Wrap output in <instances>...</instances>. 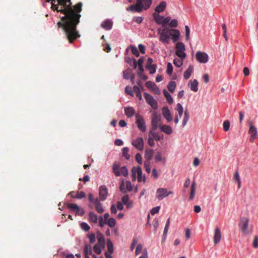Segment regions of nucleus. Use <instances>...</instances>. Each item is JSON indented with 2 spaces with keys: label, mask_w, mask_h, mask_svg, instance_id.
<instances>
[{
  "label": "nucleus",
  "mask_w": 258,
  "mask_h": 258,
  "mask_svg": "<svg viewBox=\"0 0 258 258\" xmlns=\"http://www.w3.org/2000/svg\"><path fill=\"white\" fill-rule=\"evenodd\" d=\"M136 160L139 164H142V157L140 153H137L135 156Z\"/></svg>",
  "instance_id": "nucleus-57"
},
{
  "label": "nucleus",
  "mask_w": 258,
  "mask_h": 258,
  "mask_svg": "<svg viewBox=\"0 0 258 258\" xmlns=\"http://www.w3.org/2000/svg\"><path fill=\"white\" fill-rule=\"evenodd\" d=\"M81 227L85 231H88L90 229V226L85 222H83L81 224Z\"/></svg>",
  "instance_id": "nucleus-55"
},
{
  "label": "nucleus",
  "mask_w": 258,
  "mask_h": 258,
  "mask_svg": "<svg viewBox=\"0 0 258 258\" xmlns=\"http://www.w3.org/2000/svg\"><path fill=\"white\" fill-rule=\"evenodd\" d=\"M160 125H162L161 123V116L156 112H154L151 119L152 130H156L158 126L160 127Z\"/></svg>",
  "instance_id": "nucleus-7"
},
{
  "label": "nucleus",
  "mask_w": 258,
  "mask_h": 258,
  "mask_svg": "<svg viewBox=\"0 0 258 258\" xmlns=\"http://www.w3.org/2000/svg\"><path fill=\"white\" fill-rule=\"evenodd\" d=\"M143 9V8L140 5H137V4L131 5L128 8H127V11L137 12H141Z\"/></svg>",
  "instance_id": "nucleus-22"
},
{
  "label": "nucleus",
  "mask_w": 258,
  "mask_h": 258,
  "mask_svg": "<svg viewBox=\"0 0 258 258\" xmlns=\"http://www.w3.org/2000/svg\"><path fill=\"white\" fill-rule=\"evenodd\" d=\"M175 109L178 112V114L175 116L174 122L175 123H177L182 115L183 109L181 104L177 103Z\"/></svg>",
  "instance_id": "nucleus-15"
},
{
  "label": "nucleus",
  "mask_w": 258,
  "mask_h": 258,
  "mask_svg": "<svg viewBox=\"0 0 258 258\" xmlns=\"http://www.w3.org/2000/svg\"><path fill=\"white\" fill-rule=\"evenodd\" d=\"M154 151L151 149H146L145 151V158L146 161H149L150 162V160L152 159L153 156Z\"/></svg>",
  "instance_id": "nucleus-21"
},
{
  "label": "nucleus",
  "mask_w": 258,
  "mask_h": 258,
  "mask_svg": "<svg viewBox=\"0 0 258 258\" xmlns=\"http://www.w3.org/2000/svg\"><path fill=\"white\" fill-rule=\"evenodd\" d=\"M185 37L187 41L189 39V34H190V30L188 26H185Z\"/></svg>",
  "instance_id": "nucleus-61"
},
{
  "label": "nucleus",
  "mask_w": 258,
  "mask_h": 258,
  "mask_svg": "<svg viewBox=\"0 0 258 258\" xmlns=\"http://www.w3.org/2000/svg\"><path fill=\"white\" fill-rule=\"evenodd\" d=\"M131 74H132V73H131L130 70H125L123 72V77L125 79H128L130 77Z\"/></svg>",
  "instance_id": "nucleus-56"
},
{
  "label": "nucleus",
  "mask_w": 258,
  "mask_h": 258,
  "mask_svg": "<svg viewBox=\"0 0 258 258\" xmlns=\"http://www.w3.org/2000/svg\"><path fill=\"white\" fill-rule=\"evenodd\" d=\"M176 55L181 58L184 59L186 57V54L184 52L185 47L184 44L181 42H178L176 44Z\"/></svg>",
  "instance_id": "nucleus-3"
},
{
  "label": "nucleus",
  "mask_w": 258,
  "mask_h": 258,
  "mask_svg": "<svg viewBox=\"0 0 258 258\" xmlns=\"http://www.w3.org/2000/svg\"><path fill=\"white\" fill-rule=\"evenodd\" d=\"M163 93L167 102L169 104H172L173 102L172 97H171V95L168 92V91L164 89L163 91Z\"/></svg>",
  "instance_id": "nucleus-35"
},
{
  "label": "nucleus",
  "mask_w": 258,
  "mask_h": 258,
  "mask_svg": "<svg viewBox=\"0 0 258 258\" xmlns=\"http://www.w3.org/2000/svg\"><path fill=\"white\" fill-rule=\"evenodd\" d=\"M69 195L73 198H76L81 199L85 197V193L84 191H81L80 192L75 193L74 191H71L69 193Z\"/></svg>",
  "instance_id": "nucleus-23"
},
{
  "label": "nucleus",
  "mask_w": 258,
  "mask_h": 258,
  "mask_svg": "<svg viewBox=\"0 0 258 258\" xmlns=\"http://www.w3.org/2000/svg\"><path fill=\"white\" fill-rule=\"evenodd\" d=\"M249 129L248 131L249 134L250 135V137L249 139V141L250 142L252 143L253 141L257 138V132L256 128L252 125L250 123Z\"/></svg>",
  "instance_id": "nucleus-14"
},
{
  "label": "nucleus",
  "mask_w": 258,
  "mask_h": 258,
  "mask_svg": "<svg viewBox=\"0 0 258 258\" xmlns=\"http://www.w3.org/2000/svg\"><path fill=\"white\" fill-rule=\"evenodd\" d=\"M71 5V0H58L57 5L53 4L52 6V10L64 15L61 18V21L57 23V26L64 30L66 38L70 43L81 36L77 30V26L80 23L82 4H77L74 9Z\"/></svg>",
  "instance_id": "nucleus-1"
},
{
  "label": "nucleus",
  "mask_w": 258,
  "mask_h": 258,
  "mask_svg": "<svg viewBox=\"0 0 258 258\" xmlns=\"http://www.w3.org/2000/svg\"><path fill=\"white\" fill-rule=\"evenodd\" d=\"M183 59H181V58H175L173 60L174 64L177 67H181L183 64Z\"/></svg>",
  "instance_id": "nucleus-42"
},
{
  "label": "nucleus",
  "mask_w": 258,
  "mask_h": 258,
  "mask_svg": "<svg viewBox=\"0 0 258 258\" xmlns=\"http://www.w3.org/2000/svg\"><path fill=\"white\" fill-rule=\"evenodd\" d=\"M172 71H173L172 66L171 63L169 62V63H168L167 66V70H166L167 74L169 75H170L172 73Z\"/></svg>",
  "instance_id": "nucleus-51"
},
{
  "label": "nucleus",
  "mask_w": 258,
  "mask_h": 258,
  "mask_svg": "<svg viewBox=\"0 0 258 258\" xmlns=\"http://www.w3.org/2000/svg\"><path fill=\"white\" fill-rule=\"evenodd\" d=\"M144 97L147 103L149 104L153 109H157L158 108V103L153 97L147 93H144Z\"/></svg>",
  "instance_id": "nucleus-8"
},
{
  "label": "nucleus",
  "mask_w": 258,
  "mask_h": 258,
  "mask_svg": "<svg viewBox=\"0 0 258 258\" xmlns=\"http://www.w3.org/2000/svg\"><path fill=\"white\" fill-rule=\"evenodd\" d=\"M136 117V123L139 129H140L143 132H146V126L145 125V122L143 117H141L140 115L139 114H137Z\"/></svg>",
  "instance_id": "nucleus-10"
},
{
  "label": "nucleus",
  "mask_w": 258,
  "mask_h": 258,
  "mask_svg": "<svg viewBox=\"0 0 258 258\" xmlns=\"http://www.w3.org/2000/svg\"><path fill=\"white\" fill-rule=\"evenodd\" d=\"M93 249L94 252L98 254H100L101 252L100 246L98 244H95L94 246Z\"/></svg>",
  "instance_id": "nucleus-58"
},
{
  "label": "nucleus",
  "mask_w": 258,
  "mask_h": 258,
  "mask_svg": "<svg viewBox=\"0 0 258 258\" xmlns=\"http://www.w3.org/2000/svg\"><path fill=\"white\" fill-rule=\"evenodd\" d=\"M169 35L172 37V40L174 42L177 41L180 35L179 31L176 29H170L169 30Z\"/></svg>",
  "instance_id": "nucleus-18"
},
{
  "label": "nucleus",
  "mask_w": 258,
  "mask_h": 258,
  "mask_svg": "<svg viewBox=\"0 0 258 258\" xmlns=\"http://www.w3.org/2000/svg\"><path fill=\"white\" fill-rule=\"evenodd\" d=\"M122 156L127 160L130 158V155L128 154L129 149L127 147H124L122 149Z\"/></svg>",
  "instance_id": "nucleus-39"
},
{
  "label": "nucleus",
  "mask_w": 258,
  "mask_h": 258,
  "mask_svg": "<svg viewBox=\"0 0 258 258\" xmlns=\"http://www.w3.org/2000/svg\"><path fill=\"white\" fill-rule=\"evenodd\" d=\"M131 47L132 53L134 54L136 56L139 57L140 55V53L137 48L135 46H131Z\"/></svg>",
  "instance_id": "nucleus-50"
},
{
  "label": "nucleus",
  "mask_w": 258,
  "mask_h": 258,
  "mask_svg": "<svg viewBox=\"0 0 258 258\" xmlns=\"http://www.w3.org/2000/svg\"><path fill=\"white\" fill-rule=\"evenodd\" d=\"M97 238L98 243L100 245H104V237L103 235L101 233L98 232Z\"/></svg>",
  "instance_id": "nucleus-38"
},
{
  "label": "nucleus",
  "mask_w": 258,
  "mask_h": 258,
  "mask_svg": "<svg viewBox=\"0 0 258 258\" xmlns=\"http://www.w3.org/2000/svg\"><path fill=\"white\" fill-rule=\"evenodd\" d=\"M166 7V3L162 1L156 7L155 11L157 13H161L164 11Z\"/></svg>",
  "instance_id": "nucleus-27"
},
{
  "label": "nucleus",
  "mask_w": 258,
  "mask_h": 258,
  "mask_svg": "<svg viewBox=\"0 0 258 258\" xmlns=\"http://www.w3.org/2000/svg\"><path fill=\"white\" fill-rule=\"evenodd\" d=\"M152 3V0H144L143 2V9L147 10L149 8Z\"/></svg>",
  "instance_id": "nucleus-46"
},
{
  "label": "nucleus",
  "mask_w": 258,
  "mask_h": 258,
  "mask_svg": "<svg viewBox=\"0 0 258 258\" xmlns=\"http://www.w3.org/2000/svg\"><path fill=\"white\" fill-rule=\"evenodd\" d=\"M252 245L253 247L257 248L258 247V237L255 236L252 242Z\"/></svg>",
  "instance_id": "nucleus-64"
},
{
  "label": "nucleus",
  "mask_w": 258,
  "mask_h": 258,
  "mask_svg": "<svg viewBox=\"0 0 258 258\" xmlns=\"http://www.w3.org/2000/svg\"><path fill=\"white\" fill-rule=\"evenodd\" d=\"M146 69L149 71L150 74H153L155 73L156 70V64L146 66Z\"/></svg>",
  "instance_id": "nucleus-43"
},
{
  "label": "nucleus",
  "mask_w": 258,
  "mask_h": 258,
  "mask_svg": "<svg viewBox=\"0 0 258 258\" xmlns=\"http://www.w3.org/2000/svg\"><path fill=\"white\" fill-rule=\"evenodd\" d=\"M84 254L91 255L92 253V247L90 245H86L84 247Z\"/></svg>",
  "instance_id": "nucleus-41"
},
{
  "label": "nucleus",
  "mask_w": 258,
  "mask_h": 258,
  "mask_svg": "<svg viewBox=\"0 0 258 258\" xmlns=\"http://www.w3.org/2000/svg\"><path fill=\"white\" fill-rule=\"evenodd\" d=\"M173 193L172 191H168L167 188L160 187L158 188L156 191V198L158 200L161 201L164 198L168 197Z\"/></svg>",
  "instance_id": "nucleus-5"
},
{
  "label": "nucleus",
  "mask_w": 258,
  "mask_h": 258,
  "mask_svg": "<svg viewBox=\"0 0 258 258\" xmlns=\"http://www.w3.org/2000/svg\"><path fill=\"white\" fill-rule=\"evenodd\" d=\"M197 60L200 63H206L208 61V54L204 52L198 51L196 54Z\"/></svg>",
  "instance_id": "nucleus-11"
},
{
  "label": "nucleus",
  "mask_w": 258,
  "mask_h": 258,
  "mask_svg": "<svg viewBox=\"0 0 258 258\" xmlns=\"http://www.w3.org/2000/svg\"><path fill=\"white\" fill-rule=\"evenodd\" d=\"M162 114L164 117L168 122L171 121L173 119L171 112L167 106L163 107L162 108Z\"/></svg>",
  "instance_id": "nucleus-17"
},
{
  "label": "nucleus",
  "mask_w": 258,
  "mask_h": 258,
  "mask_svg": "<svg viewBox=\"0 0 258 258\" xmlns=\"http://www.w3.org/2000/svg\"><path fill=\"white\" fill-rule=\"evenodd\" d=\"M144 167L146 172L150 173L151 172L150 162L149 161H145L144 162Z\"/></svg>",
  "instance_id": "nucleus-48"
},
{
  "label": "nucleus",
  "mask_w": 258,
  "mask_h": 258,
  "mask_svg": "<svg viewBox=\"0 0 258 258\" xmlns=\"http://www.w3.org/2000/svg\"><path fill=\"white\" fill-rule=\"evenodd\" d=\"M125 186H126V188H125L126 192L127 191H131L133 190V185H132V184L131 182V181H127L126 182Z\"/></svg>",
  "instance_id": "nucleus-54"
},
{
  "label": "nucleus",
  "mask_w": 258,
  "mask_h": 258,
  "mask_svg": "<svg viewBox=\"0 0 258 258\" xmlns=\"http://www.w3.org/2000/svg\"><path fill=\"white\" fill-rule=\"evenodd\" d=\"M223 130L225 132H227L230 127V122L229 120H225L223 124Z\"/></svg>",
  "instance_id": "nucleus-47"
},
{
  "label": "nucleus",
  "mask_w": 258,
  "mask_h": 258,
  "mask_svg": "<svg viewBox=\"0 0 258 258\" xmlns=\"http://www.w3.org/2000/svg\"><path fill=\"white\" fill-rule=\"evenodd\" d=\"M222 235L219 228L217 227L214 230L213 241L215 245L217 244L221 239Z\"/></svg>",
  "instance_id": "nucleus-16"
},
{
  "label": "nucleus",
  "mask_w": 258,
  "mask_h": 258,
  "mask_svg": "<svg viewBox=\"0 0 258 258\" xmlns=\"http://www.w3.org/2000/svg\"><path fill=\"white\" fill-rule=\"evenodd\" d=\"M155 130H151L149 133V136H151L154 140L158 141L160 140V137L158 133L155 132Z\"/></svg>",
  "instance_id": "nucleus-32"
},
{
  "label": "nucleus",
  "mask_w": 258,
  "mask_h": 258,
  "mask_svg": "<svg viewBox=\"0 0 258 258\" xmlns=\"http://www.w3.org/2000/svg\"><path fill=\"white\" fill-rule=\"evenodd\" d=\"M108 189L106 185H102L99 188V196L101 201H105L107 197Z\"/></svg>",
  "instance_id": "nucleus-12"
},
{
  "label": "nucleus",
  "mask_w": 258,
  "mask_h": 258,
  "mask_svg": "<svg viewBox=\"0 0 258 258\" xmlns=\"http://www.w3.org/2000/svg\"><path fill=\"white\" fill-rule=\"evenodd\" d=\"M176 88V83L174 81H171L169 82L167 85V88L169 91L173 93Z\"/></svg>",
  "instance_id": "nucleus-36"
},
{
  "label": "nucleus",
  "mask_w": 258,
  "mask_h": 258,
  "mask_svg": "<svg viewBox=\"0 0 258 258\" xmlns=\"http://www.w3.org/2000/svg\"><path fill=\"white\" fill-rule=\"evenodd\" d=\"M132 176L133 180H136V176H137L138 181L141 182L143 181L145 182L146 178L145 176L142 175V170L140 167H133L132 169Z\"/></svg>",
  "instance_id": "nucleus-2"
},
{
  "label": "nucleus",
  "mask_w": 258,
  "mask_h": 258,
  "mask_svg": "<svg viewBox=\"0 0 258 258\" xmlns=\"http://www.w3.org/2000/svg\"><path fill=\"white\" fill-rule=\"evenodd\" d=\"M160 130L167 135H170L173 132L171 126L165 124L160 125Z\"/></svg>",
  "instance_id": "nucleus-20"
},
{
  "label": "nucleus",
  "mask_w": 258,
  "mask_h": 258,
  "mask_svg": "<svg viewBox=\"0 0 258 258\" xmlns=\"http://www.w3.org/2000/svg\"><path fill=\"white\" fill-rule=\"evenodd\" d=\"M120 164L116 161L114 162L112 165V171L116 176L120 175Z\"/></svg>",
  "instance_id": "nucleus-19"
},
{
  "label": "nucleus",
  "mask_w": 258,
  "mask_h": 258,
  "mask_svg": "<svg viewBox=\"0 0 258 258\" xmlns=\"http://www.w3.org/2000/svg\"><path fill=\"white\" fill-rule=\"evenodd\" d=\"M154 139L151 136H149L148 140V143L150 147H153L155 145Z\"/></svg>",
  "instance_id": "nucleus-62"
},
{
  "label": "nucleus",
  "mask_w": 258,
  "mask_h": 258,
  "mask_svg": "<svg viewBox=\"0 0 258 258\" xmlns=\"http://www.w3.org/2000/svg\"><path fill=\"white\" fill-rule=\"evenodd\" d=\"M101 27L106 30H110L112 27V22L109 20L104 21L101 25Z\"/></svg>",
  "instance_id": "nucleus-26"
},
{
  "label": "nucleus",
  "mask_w": 258,
  "mask_h": 258,
  "mask_svg": "<svg viewBox=\"0 0 258 258\" xmlns=\"http://www.w3.org/2000/svg\"><path fill=\"white\" fill-rule=\"evenodd\" d=\"M99 225L101 227H102L104 225L106 224V221L104 219L102 216H99L98 218Z\"/></svg>",
  "instance_id": "nucleus-53"
},
{
  "label": "nucleus",
  "mask_w": 258,
  "mask_h": 258,
  "mask_svg": "<svg viewBox=\"0 0 258 258\" xmlns=\"http://www.w3.org/2000/svg\"><path fill=\"white\" fill-rule=\"evenodd\" d=\"M132 144L139 151H142L144 149V142L142 137L137 138L132 142Z\"/></svg>",
  "instance_id": "nucleus-9"
},
{
  "label": "nucleus",
  "mask_w": 258,
  "mask_h": 258,
  "mask_svg": "<svg viewBox=\"0 0 258 258\" xmlns=\"http://www.w3.org/2000/svg\"><path fill=\"white\" fill-rule=\"evenodd\" d=\"M106 224L110 228L114 227L116 225V221L113 218H110L106 221Z\"/></svg>",
  "instance_id": "nucleus-40"
},
{
  "label": "nucleus",
  "mask_w": 258,
  "mask_h": 258,
  "mask_svg": "<svg viewBox=\"0 0 258 258\" xmlns=\"http://www.w3.org/2000/svg\"><path fill=\"white\" fill-rule=\"evenodd\" d=\"M196 190V183L195 181H192L191 187H190V195L189 197V200H192L194 199L195 192Z\"/></svg>",
  "instance_id": "nucleus-25"
},
{
  "label": "nucleus",
  "mask_w": 258,
  "mask_h": 258,
  "mask_svg": "<svg viewBox=\"0 0 258 258\" xmlns=\"http://www.w3.org/2000/svg\"><path fill=\"white\" fill-rule=\"evenodd\" d=\"M142 248L143 246L141 244H138L136 249V254H139L142 252Z\"/></svg>",
  "instance_id": "nucleus-60"
},
{
  "label": "nucleus",
  "mask_w": 258,
  "mask_h": 258,
  "mask_svg": "<svg viewBox=\"0 0 258 258\" xmlns=\"http://www.w3.org/2000/svg\"><path fill=\"white\" fill-rule=\"evenodd\" d=\"M189 117V115L187 110H185L184 114V118L182 121L183 126H184L187 123Z\"/></svg>",
  "instance_id": "nucleus-44"
},
{
  "label": "nucleus",
  "mask_w": 258,
  "mask_h": 258,
  "mask_svg": "<svg viewBox=\"0 0 258 258\" xmlns=\"http://www.w3.org/2000/svg\"><path fill=\"white\" fill-rule=\"evenodd\" d=\"M94 205L96 211L99 214H101L104 212V209L99 200H96Z\"/></svg>",
  "instance_id": "nucleus-24"
},
{
  "label": "nucleus",
  "mask_w": 258,
  "mask_h": 258,
  "mask_svg": "<svg viewBox=\"0 0 258 258\" xmlns=\"http://www.w3.org/2000/svg\"><path fill=\"white\" fill-rule=\"evenodd\" d=\"M133 92H135L136 96L140 100H142V96L141 94V90L139 87H137V86H134L133 88Z\"/></svg>",
  "instance_id": "nucleus-30"
},
{
  "label": "nucleus",
  "mask_w": 258,
  "mask_h": 258,
  "mask_svg": "<svg viewBox=\"0 0 258 258\" xmlns=\"http://www.w3.org/2000/svg\"><path fill=\"white\" fill-rule=\"evenodd\" d=\"M154 19L156 22V23L158 24H163V17L158 14L154 13L153 14Z\"/></svg>",
  "instance_id": "nucleus-34"
},
{
  "label": "nucleus",
  "mask_w": 258,
  "mask_h": 258,
  "mask_svg": "<svg viewBox=\"0 0 258 258\" xmlns=\"http://www.w3.org/2000/svg\"><path fill=\"white\" fill-rule=\"evenodd\" d=\"M125 183L124 180H122L120 183V186H119V189L121 191H122L123 193L126 192V189L124 187Z\"/></svg>",
  "instance_id": "nucleus-59"
},
{
  "label": "nucleus",
  "mask_w": 258,
  "mask_h": 258,
  "mask_svg": "<svg viewBox=\"0 0 258 258\" xmlns=\"http://www.w3.org/2000/svg\"><path fill=\"white\" fill-rule=\"evenodd\" d=\"M169 26L170 27H176L177 26V21L176 19H173L172 20L169 24Z\"/></svg>",
  "instance_id": "nucleus-63"
},
{
  "label": "nucleus",
  "mask_w": 258,
  "mask_h": 258,
  "mask_svg": "<svg viewBox=\"0 0 258 258\" xmlns=\"http://www.w3.org/2000/svg\"><path fill=\"white\" fill-rule=\"evenodd\" d=\"M89 219L91 222L96 223L98 221V217L97 215L93 212H90L89 213Z\"/></svg>",
  "instance_id": "nucleus-31"
},
{
  "label": "nucleus",
  "mask_w": 258,
  "mask_h": 258,
  "mask_svg": "<svg viewBox=\"0 0 258 258\" xmlns=\"http://www.w3.org/2000/svg\"><path fill=\"white\" fill-rule=\"evenodd\" d=\"M146 86L151 89L153 93L156 95H159L161 93L160 90L159 88L157 87V86L151 81H148L145 83Z\"/></svg>",
  "instance_id": "nucleus-13"
},
{
  "label": "nucleus",
  "mask_w": 258,
  "mask_h": 258,
  "mask_svg": "<svg viewBox=\"0 0 258 258\" xmlns=\"http://www.w3.org/2000/svg\"><path fill=\"white\" fill-rule=\"evenodd\" d=\"M67 207L70 210L76 213L77 211H78V210L79 209V207L75 204L69 203L67 204Z\"/></svg>",
  "instance_id": "nucleus-37"
},
{
  "label": "nucleus",
  "mask_w": 258,
  "mask_h": 258,
  "mask_svg": "<svg viewBox=\"0 0 258 258\" xmlns=\"http://www.w3.org/2000/svg\"><path fill=\"white\" fill-rule=\"evenodd\" d=\"M249 223V219L246 217H242L240 219L239 227L243 234H248V226Z\"/></svg>",
  "instance_id": "nucleus-6"
},
{
  "label": "nucleus",
  "mask_w": 258,
  "mask_h": 258,
  "mask_svg": "<svg viewBox=\"0 0 258 258\" xmlns=\"http://www.w3.org/2000/svg\"><path fill=\"white\" fill-rule=\"evenodd\" d=\"M124 112L127 117H131L135 114V109L133 107H125Z\"/></svg>",
  "instance_id": "nucleus-33"
},
{
  "label": "nucleus",
  "mask_w": 258,
  "mask_h": 258,
  "mask_svg": "<svg viewBox=\"0 0 258 258\" xmlns=\"http://www.w3.org/2000/svg\"><path fill=\"white\" fill-rule=\"evenodd\" d=\"M120 174H121L125 177H126L128 174V170L125 166H122L120 168Z\"/></svg>",
  "instance_id": "nucleus-45"
},
{
  "label": "nucleus",
  "mask_w": 258,
  "mask_h": 258,
  "mask_svg": "<svg viewBox=\"0 0 258 258\" xmlns=\"http://www.w3.org/2000/svg\"><path fill=\"white\" fill-rule=\"evenodd\" d=\"M194 71V67L192 66H189L187 69L184 72L183 74V77L185 79L187 80L188 79L192 73Z\"/></svg>",
  "instance_id": "nucleus-28"
},
{
  "label": "nucleus",
  "mask_w": 258,
  "mask_h": 258,
  "mask_svg": "<svg viewBox=\"0 0 258 258\" xmlns=\"http://www.w3.org/2000/svg\"><path fill=\"white\" fill-rule=\"evenodd\" d=\"M157 31L160 35V40L164 43H168L170 36L169 29L159 28Z\"/></svg>",
  "instance_id": "nucleus-4"
},
{
  "label": "nucleus",
  "mask_w": 258,
  "mask_h": 258,
  "mask_svg": "<svg viewBox=\"0 0 258 258\" xmlns=\"http://www.w3.org/2000/svg\"><path fill=\"white\" fill-rule=\"evenodd\" d=\"M125 92L126 94L132 96H134L133 90L132 89L131 87L126 86L125 88Z\"/></svg>",
  "instance_id": "nucleus-52"
},
{
  "label": "nucleus",
  "mask_w": 258,
  "mask_h": 258,
  "mask_svg": "<svg viewBox=\"0 0 258 258\" xmlns=\"http://www.w3.org/2000/svg\"><path fill=\"white\" fill-rule=\"evenodd\" d=\"M107 248H108V252L110 253H113V244L112 243V242L108 240L107 241Z\"/></svg>",
  "instance_id": "nucleus-49"
},
{
  "label": "nucleus",
  "mask_w": 258,
  "mask_h": 258,
  "mask_svg": "<svg viewBox=\"0 0 258 258\" xmlns=\"http://www.w3.org/2000/svg\"><path fill=\"white\" fill-rule=\"evenodd\" d=\"M189 83H190V88L192 91L195 92L198 91V82L197 80L195 79L193 81H190Z\"/></svg>",
  "instance_id": "nucleus-29"
}]
</instances>
